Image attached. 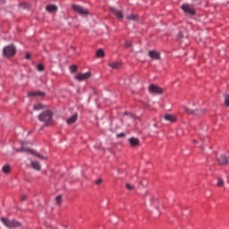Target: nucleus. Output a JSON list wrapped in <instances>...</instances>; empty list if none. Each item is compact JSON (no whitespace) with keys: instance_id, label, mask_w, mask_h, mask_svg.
Masks as SVG:
<instances>
[{"instance_id":"obj_1","label":"nucleus","mask_w":229,"mask_h":229,"mask_svg":"<svg viewBox=\"0 0 229 229\" xmlns=\"http://www.w3.org/2000/svg\"><path fill=\"white\" fill-rule=\"evenodd\" d=\"M38 121L45 123L46 126H49L53 123V112L45 111L38 115Z\"/></svg>"},{"instance_id":"obj_2","label":"nucleus","mask_w":229,"mask_h":229,"mask_svg":"<svg viewBox=\"0 0 229 229\" xmlns=\"http://www.w3.org/2000/svg\"><path fill=\"white\" fill-rule=\"evenodd\" d=\"M2 223L9 229L21 228V224L15 220H10L6 217L1 218Z\"/></svg>"},{"instance_id":"obj_3","label":"nucleus","mask_w":229,"mask_h":229,"mask_svg":"<svg viewBox=\"0 0 229 229\" xmlns=\"http://www.w3.org/2000/svg\"><path fill=\"white\" fill-rule=\"evenodd\" d=\"M15 53H17V48L13 45H9L3 49L4 56L10 58V56H14Z\"/></svg>"},{"instance_id":"obj_4","label":"nucleus","mask_w":229,"mask_h":229,"mask_svg":"<svg viewBox=\"0 0 229 229\" xmlns=\"http://www.w3.org/2000/svg\"><path fill=\"white\" fill-rule=\"evenodd\" d=\"M18 151H25V153H30V155H34V157H38V158H40L41 160H46L47 158L45 157H42V155H40L38 152L31 148L22 147L21 148L18 149Z\"/></svg>"},{"instance_id":"obj_5","label":"nucleus","mask_w":229,"mask_h":229,"mask_svg":"<svg viewBox=\"0 0 229 229\" xmlns=\"http://www.w3.org/2000/svg\"><path fill=\"white\" fill-rule=\"evenodd\" d=\"M181 8L184 13H189V15H196V10H194L192 5L189 4H183Z\"/></svg>"},{"instance_id":"obj_6","label":"nucleus","mask_w":229,"mask_h":229,"mask_svg":"<svg viewBox=\"0 0 229 229\" xmlns=\"http://www.w3.org/2000/svg\"><path fill=\"white\" fill-rule=\"evenodd\" d=\"M72 10L76 12V13H79L80 15H89V10L83 8L81 5L73 4L72 6Z\"/></svg>"},{"instance_id":"obj_7","label":"nucleus","mask_w":229,"mask_h":229,"mask_svg":"<svg viewBox=\"0 0 229 229\" xmlns=\"http://www.w3.org/2000/svg\"><path fill=\"white\" fill-rule=\"evenodd\" d=\"M148 90H149L150 94H164V89L155 84H151L148 87Z\"/></svg>"},{"instance_id":"obj_8","label":"nucleus","mask_w":229,"mask_h":229,"mask_svg":"<svg viewBox=\"0 0 229 229\" xmlns=\"http://www.w3.org/2000/svg\"><path fill=\"white\" fill-rule=\"evenodd\" d=\"M217 163L219 164V165H228L229 156L222 154L220 157H217Z\"/></svg>"},{"instance_id":"obj_9","label":"nucleus","mask_w":229,"mask_h":229,"mask_svg":"<svg viewBox=\"0 0 229 229\" xmlns=\"http://www.w3.org/2000/svg\"><path fill=\"white\" fill-rule=\"evenodd\" d=\"M90 76H92L90 72L79 73L75 76V80H77V81H85L86 80H89Z\"/></svg>"},{"instance_id":"obj_10","label":"nucleus","mask_w":229,"mask_h":229,"mask_svg":"<svg viewBox=\"0 0 229 229\" xmlns=\"http://www.w3.org/2000/svg\"><path fill=\"white\" fill-rule=\"evenodd\" d=\"M110 12H112V13H114V15L117 17V19H123L124 17V15L123 14V11L118 10L115 7H111Z\"/></svg>"},{"instance_id":"obj_11","label":"nucleus","mask_w":229,"mask_h":229,"mask_svg":"<svg viewBox=\"0 0 229 229\" xmlns=\"http://www.w3.org/2000/svg\"><path fill=\"white\" fill-rule=\"evenodd\" d=\"M45 94L42 91H31L28 93V98H42Z\"/></svg>"},{"instance_id":"obj_12","label":"nucleus","mask_w":229,"mask_h":229,"mask_svg":"<svg viewBox=\"0 0 229 229\" xmlns=\"http://www.w3.org/2000/svg\"><path fill=\"white\" fill-rule=\"evenodd\" d=\"M148 56L152 58V60H160V53L156 50H152L148 52Z\"/></svg>"},{"instance_id":"obj_13","label":"nucleus","mask_w":229,"mask_h":229,"mask_svg":"<svg viewBox=\"0 0 229 229\" xmlns=\"http://www.w3.org/2000/svg\"><path fill=\"white\" fill-rule=\"evenodd\" d=\"M165 119L166 121H168V123H176V121H177L176 115H174L173 114H166L165 115Z\"/></svg>"},{"instance_id":"obj_14","label":"nucleus","mask_w":229,"mask_h":229,"mask_svg":"<svg viewBox=\"0 0 229 229\" xmlns=\"http://www.w3.org/2000/svg\"><path fill=\"white\" fill-rule=\"evenodd\" d=\"M46 10L49 12V13H55V12H58V7L56 5H47Z\"/></svg>"},{"instance_id":"obj_15","label":"nucleus","mask_w":229,"mask_h":229,"mask_svg":"<svg viewBox=\"0 0 229 229\" xmlns=\"http://www.w3.org/2000/svg\"><path fill=\"white\" fill-rule=\"evenodd\" d=\"M129 142H130L131 146H132L133 148H135L136 146H139V144H140V141H139V139H137V138H131L129 140Z\"/></svg>"},{"instance_id":"obj_16","label":"nucleus","mask_w":229,"mask_h":229,"mask_svg":"<svg viewBox=\"0 0 229 229\" xmlns=\"http://www.w3.org/2000/svg\"><path fill=\"white\" fill-rule=\"evenodd\" d=\"M30 165L32 169H35L36 171H40L41 169L40 163L37 161H31Z\"/></svg>"},{"instance_id":"obj_17","label":"nucleus","mask_w":229,"mask_h":229,"mask_svg":"<svg viewBox=\"0 0 229 229\" xmlns=\"http://www.w3.org/2000/svg\"><path fill=\"white\" fill-rule=\"evenodd\" d=\"M78 120V114H73L67 120V124H74L76 121Z\"/></svg>"},{"instance_id":"obj_18","label":"nucleus","mask_w":229,"mask_h":229,"mask_svg":"<svg viewBox=\"0 0 229 229\" xmlns=\"http://www.w3.org/2000/svg\"><path fill=\"white\" fill-rule=\"evenodd\" d=\"M127 21H133L134 22H137L139 21V16L137 14H129L126 16Z\"/></svg>"},{"instance_id":"obj_19","label":"nucleus","mask_w":229,"mask_h":229,"mask_svg":"<svg viewBox=\"0 0 229 229\" xmlns=\"http://www.w3.org/2000/svg\"><path fill=\"white\" fill-rule=\"evenodd\" d=\"M122 65H123V64L121 62L109 64V67H112V69H121Z\"/></svg>"},{"instance_id":"obj_20","label":"nucleus","mask_w":229,"mask_h":229,"mask_svg":"<svg viewBox=\"0 0 229 229\" xmlns=\"http://www.w3.org/2000/svg\"><path fill=\"white\" fill-rule=\"evenodd\" d=\"M184 112H186V114H190L191 115L194 114V115H199V114L196 113V111L189 109L187 106H182Z\"/></svg>"},{"instance_id":"obj_21","label":"nucleus","mask_w":229,"mask_h":229,"mask_svg":"<svg viewBox=\"0 0 229 229\" xmlns=\"http://www.w3.org/2000/svg\"><path fill=\"white\" fill-rule=\"evenodd\" d=\"M2 171L4 173V174H9V173L12 171V167L10 165H5L2 167Z\"/></svg>"},{"instance_id":"obj_22","label":"nucleus","mask_w":229,"mask_h":229,"mask_svg":"<svg viewBox=\"0 0 229 229\" xmlns=\"http://www.w3.org/2000/svg\"><path fill=\"white\" fill-rule=\"evenodd\" d=\"M97 58H103L105 56V51L103 49H98L96 53Z\"/></svg>"},{"instance_id":"obj_23","label":"nucleus","mask_w":229,"mask_h":229,"mask_svg":"<svg viewBox=\"0 0 229 229\" xmlns=\"http://www.w3.org/2000/svg\"><path fill=\"white\" fill-rule=\"evenodd\" d=\"M216 187H225V180L223 178H217Z\"/></svg>"},{"instance_id":"obj_24","label":"nucleus","mask_w":229,"mask_h":229,"mask_svg":"<svg viewBox=\"0 0 229 229\" xmlns=\"http://www.w3.org/2000/svg\"><path fill=\"white\" fill-rule=\"evenodd\" d=\"M33 108L34 110H42V108H44V106H42V104H37L34 105Z\"/></svg>"},{"instance_id":"obj_25","label":"nucleus","mask_w":229,"mask_h":229,"mask_svg":"<svg viewBox=\"0 0 229 229\" xmlns=\"http://www.w3.org/2000/svg\"><path fill=\"white\" fill-rule=\"evenodd\" d=\"M55 203L57 205H62V195H58L56 198H55Z\"/></svg>"},{"instance_id":"obj_26","label":"nucleus","mask_w":229,"mask_h":229,"mask_svg":"<svg viewBox=\"0 0 229 229\" xmlns=\"http://www.w3.org/2000/svg\"><path fill=\"white\" fill-rule=\"evenodd\" d=\"M224 98L225 106H229V95H225Z\"/></svg>"},{"instance_id":"obj_27","label":"nucleus","mask_w":229,"mask_h":229,"mask_svg":"<svg viewBox=\"0 0 229 229\" xmlns=\"http://www.w3.org/2000/svg\"><path fill=\"white\" fill-rule=\"evenodd\" d=\"M125 187L128 191H133V189H135V186L134 185H131L130 183H126L125 184Z\"/></svg>"},{"instance_id":"obj_28","label":"nucleus","mask_w":229,"mask_h":229,"mask_svg":"<svg viewBox=\"0 0 229 229\" xmlns=\"http://www.w3.org/2000/svg\"><path fill=\"white\" fill-rule=\"evenodd\" d=\"M70 71H71V72H76V71H78V66H76V65H72V66L70 67Z\"/></svg>"},{"instance_id":"obj_29","label":"nucleus","mask_w":229,"mask_h":229,"mask_svg":"<svg viewBox=\"0 0 229 229\" xmlns=\"http://www.w3.org/2000/svg\"><path fill=\"white\" fill-rule=\"evenodd\" d=\"M21 8H30V4L29 3H22L21 4Z\"/></svg>"},{"instance_id":"obj_30","label":"nucleus","mask_w":229,"mask_h":229,"mask_svg":"<svg viewBox=\"0 0 229 229\" xmlns=\"http://www.w3.org/2000/svg\"><path fill=\"white\" fill-rule=\"evenodd\" d=\"M38 71H39V72H42L44 71V64H38L37 66Z\"/></svg>"},{"instance_id":"obj_31","label":"nucleus","mask_w":229,"mask_h":229,"mask_svg":"<svg viewBox=\"0 0 229 229\" xmlns=\"http://www.w3.org/2000/svg\"><path fill=\"white\" fill-rule=\"evenodd\" d=\"M131 45H132V43H131V41H125V44H124V47H131Z\"/></svg>"},{"instance_id":"obj_32","label":"nucleus","mask_w":229,"mask_h":229,"mask_svg":"<svg viewBox=\"0 0 229 229\" xmlns=\"http://www.w3.org/2000/svg\"><path fill=\"white\" fill-rule=\"evenodd\" d=\"M97 185H101L103 183V179H98L95 182Z\"/></svg>"},{"instance_id":"obj_33","label":"nucleus","mask_w":229,"mask_h":229,"mask_svg":"<svg viewBox=\"0 0 229 229\" xmlns=\"http://www.w3.org/2000/svg\"><path fill=\"white\" fill-rule=\"evenodd\" d=\"M26 199H28V196L21 195V201H26Z\"/></svg>"},{"instance_id":"obj_34","label":"nucleus","mask_w":229,"mask_h":229,"mask_svg":"<svg viewBox=\"0 0 229 229\" xmlns=\"http://www.w3.org/2000/svg\"><path fill=\"white\" fill-rule=\"evenodd\" d=\"M178 38H183V33L182 32H179Z\"/></svg>"},{"instance_id":"obj_35","label":"nucleus","mask_w":229,"mask_h":229,"mask_svg":"<svg viewBox=\"0 0 229 229\" xmlns=\"http://www.w3.org/2000/svg\"><path fill=\"white\" fill-rule=\"evenodd\" d=\"M25 58H26L27 60H30L31 55H30V54H26Z\"/></svg>"},{"instance_id":"obj_36","label":"nucleus","mask_w":229,"mask_h":229,"mask_svg":"<svg viewBox=\"0 0 229 229\" xmlns=\"http://www.w3.org/2000/svg\"><path fill=\"white\" fill-rule=\"evenodd\" d=\"M117 137H124V133L118 134Z\"/></svg>"},{"instance_id":"obj_37","label":"nucleus","mask_w":229,"mask_h":229,"mask_svg":"<svg viewBox=\"0 0 229 229\" xmlns=\"http://www.w3.org/2000/svg\"><path fill=\"white\" fill-rule=\"evenodd\" d=\"M201 114H205V111H202Z\"/></svg>"}]
</instances>
